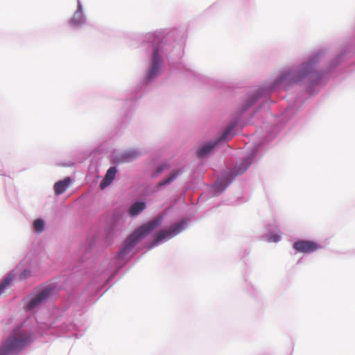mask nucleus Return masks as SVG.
<instances>
[{"label":"nucleus","mask_w":355,"mask_h":355,"mask_svg":"<svg viewBox=\"0 0 355 355\" xmlns=\"http://www.w3.org/2000/svg\"><path fill=\"white\" fill-rule=\"evenodd\" d=\"M31 272L29 270H24L19 275V279H25L30 277Z\"/></svg>","instance_id":"6ab92c4d"},{"label":"nucleus","mask_w":355,"mask_h":355,"mask_svg":"<svg viewBox=\"0 0 355 355\" xmlns=\"http://www.w3.org/2000/svg\"><path fill=\"white\" fill-rule=\"evenodd\" d=\"M50 295V291L44 289L33 297L26 306L28 311L33 310L39 304H40Z\"/></svg>","instance_id":"6e6552de"},{"label":"nucleus","mask_w":355,"mask_h":355,"mask_svg":"<svg viewBox=\"0 0 355 355\" xmlns=\"http://www.w3.org/2000/svg\"><path fill=\"white\" fill-rule=\"evenodd\" d=\"M311 69H312V64L311 62L306 63L301 67L297 74L294 75L293 73L292 74L289 73L288 77H287V75L282 74L281 76V77L279 78V81L283 82V81L286 80V79L289 78L293 82L297 83L298 81H300L303 78L307 76L310 73Z\"/></svg>","instance_id":"39448f33"},{"label":"nucleus","mask_w":355,"mask_h":355,"mask_svg":"<svg viewBox=\"0 0 355 355\" xmlns=\"http://www.w3.org/2000/svg\"><path fill=\"white\" fill-rule=\"evenodd\" d=\"M83 22L84 21L83 20L82 17L81 6L80 3H78V10L76 12L73 17L71 19L70 23L73 26H76Z\"/></svg>","instance_id":"4468645a"},{"label":"nucleus","mask_w":355,"mask_h":355,"mask_svg":"<svg viewBox=\"0 0 355 355\" xmlns=\"http://www.w3.org/2000/svg\"><path fill=\"white\" fill-rule=\"evenodd\" d=\"M184 228V222H180L175 224H173L170 227L166 230H162L158 232L156 234V236L154 239L153 245H155L158 244L159 242L163 241L164 239L171 238L175 235L181 232Z\"/></svg>","instance_id":"7ed1b4c3"},{"label":"nucleus","mask_w":355,"mask_h":355,"mask_svg":"<svg viewBox=\"0 0 355 355\" xmlns=\"http://www.w3.org/2000/svg\"><path fill=\"white\" fill-rule=\"evenodd\" d=\"M162 65V60L159 56V50L157 46H154L153 55V62L152 66L148 71V78L152 80L155 78L159 71V68Z\"/></svg>","instance_id":"0eeeda50"},{"label":"nucleus","mask_w":355,"mask_h":355,"mask_svg":"<svg viewBox=\"0 0 355 355\" xmlns=\"http://www.w3.org/2000/svg\"><path fill=\"white\" fill-rule=\"evenodd\" d=\"M138 155H139V153L136 150H132V151L125 153L123 155V158L124 161L129 162V161L132 160V159H135L137 157H138Z\"/></svg>","instance_id":"f3484780"},{"label":"nucleus","mask_w":355,"mask_h":355,"mask_svg":"<svg viewBox=\"0 0 355 355\" xmlns=\"http://www.w3.org/2000/svg\"><path fill=\"white\" fill-rule=\"evenodd\" d=\"M71 178L67 177L63 180L58 181L54 184V191L56 195H60L65 192L71 183Z\"/></svg>","instance_id":"9b49d317"},{"label":"nucleus","mask_w":355,"mask_h":355,"mask_svg":"<svg viewBox=\"0 0 355 355\" xmlns=\"http://www.w3.org/2000/svg\"><path fill=\"white\" fill-rule=\"evenodd\" d=\"M14 279V275H8L0 284V296L4 292L5 289L10 284Z\"/></svg>","instance_id":"2eb2a0df"},{"label":"nucleus","mask_w":355,"mask_h":355,"mask_svg":"<svg viewBox=\"0 0 355 355\" xmlns=\"http://www.w3.org/2000/svg\"><path fill=\"white\" fill-rule=\"evenodd\" d=\"M293 248L299 252L311 253L320 248V245L312 241L300 240L294 243Z\"/></svg>","instance_id":"423d86ee"},{"label":"nucleus","mask_w":355,"mask_h":355,"mask_svg":"<svg viewBox=\"0 0 355 355\" xmlns=\"http://www.w3.org/2000/svg\"><path fill=\"white\" fill-rule=\"evenodd\" d=\"M168 167V166L166 164H162L157 167L153 175L157 176L159 174H160L164 169H166Z\"/></svg>","instance_id":"a211bd4d"},{"label":"nucleus","mask_w":355,"mask_h":355,"mask_svg":"<svg viewBox=\"0 0 355 355\" xmlns=\"http://www.w3.org/2000/svg\"><path fill=\"white\" fill-rule=\"evenodd\" d=\"M235 125V123L229 125L217 141L207 143L200 148L197 151V156L200 158L205 157L215 147L218 141L228 140L232 138V132Z\"/></svg>","instance_id":"20e7f679"},{"label":"nucleus","mask_w":355,"mask_h":355,"mask_svg":"<svg viewBox=\"0 0 355 355\" xmlns=\"http://www.w3.org/2000/svg\"><path fill=\"white\" fill-rule=\"evenodd\" d=\"M33 227L35 232L40 233L44 229V222L42 219H37L33 223Z\"/></svg>","instance_id":"dca6fc26"},{"label":"nucleus","mask_w":355,"mask_h":355,"mask_svg":"<svg viewBox=\"0 0 355 355\" xmlns=\"http://www.w3.org/2000/svg\"><path fill=\"white\" fill-rule=\"evenodd\" d=\"M146 208V204L144 202H135L129 209V214L132 216L139 214Z\"/></svg>","instance_id":"f8f14e48"},{"label":"nucleus","mask_w":355,"mask_h":355,"mask_svg":"<svg viewBox=\"0 0 355 355\" xmlns=\"http://www.w3.org/2000/svg\"><path fill=\"white\" fill-rule=\"evenodd\" d=\"M279 240L278 236H276L274 239V241H277Z\"/></svg>","instance_id":"aec40b11"},{"label":"nucleus","mask_w":355,"mask_h":355,"mask_svg":"<svg viewBox=\"0 0 355 355\" xmlns=\"http://www.w3.org/2000/svg\"><path fill=\"white\" fill-rule=\"evenodd\" d=\"M163 220L162 216H158L144 225L139 227L125 241L119 252V257H123L131 252L135 245L147 234H150L155 228L159 226Z\"/></svg>","instance_id":"f257e3e1"},{"label":"nucleus","mask_w":355,"mask_h":355,"mask_svg":"<svg viewBox=\"0 0 355 355\" xmlns=\"http://www.w3.org/2000/svg\"><path fill=\"white\" fill-rule=\"evenodd\" d=\"M116 172L117 170L115 166L110 167L107 171L105 178L100 185L101 189H105L113 181V180L115 178Z\"/></svg>","instance_id":"9d476101"},{"label":"nucleus","mask_w":355,"mask_h":355,"mask_svg":"<svg viewBox=\"0 0 355 355\" xmlns=\"http://www.w3.org/2000/svg\"><path fill=\"white\" fill-rule=\"evenodd\" d=\"M252 156H248L245 157L243 161L237 163L232 171V175L236 176L245 173L252 164Z\"/></svg>","instance_id":"1a4fd4ad"},{"label":"nucleus","mask_w":355,"mask_h":355,"mask_svg":"<svg viewBox=\"0 0 355 355\" xmlns=\"http://www.w3.org/2000/svg\"><path fill=\"white\" fill-rule=\"evenodd\" d=\"M30 342V336L21 330L15 331L6 340L0 351V355H6L22 349Z\"/></svg>","instance_id":"f03ea898"},{"label":"nucleus","mask_w":355,"mask_h":355,"mask_svg":"<svg viewBox=\"0 0 355 355\" xmlns=\"http://www.w3.org/2000/svg\"><path fill=\"white\" fill-rule=\"evenodd\" d=\"M180 170H177V171H173L167 178H165V179L161 180L159 182H158L157 187H160L162 186L170 184L171 182H173L177 178V177L180 175Z\"/></svg>","instance_id":"ddd939ff"}]
</instances>
